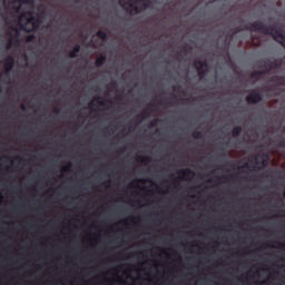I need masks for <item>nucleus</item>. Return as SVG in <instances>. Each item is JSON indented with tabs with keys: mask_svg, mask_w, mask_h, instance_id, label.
I'll return each mask as SVG.
<instances>
[{
	"mask_svg": "<svg viewBox=\"0 0 285 285\" xmlns=\"http://www.w3.org/2000/svg\"><path fill=\"white\" fill-rule=\"evenodd\" d=\"M76 52H79V47H76Z\"/></svg>",
	"mask_w": 285,
	"mask_h": 285,
	"instance_id": "nucleus-7",
	"label": "nucleus"
},
{
	"mask_svg": "<svg viewBox=\"0 0 285 285\" xmlns=\"http://www.w3.org/2000/svg\"><path fill=\"white\" fill-rule=\"evenodd\" d=\"M97 66H101V63H104V58H99L97 61H96Z\"/></svg>",
	"mask_w": 285,
	"mask_h": 285,
	"instance_id": "nucleus-5",
	"label": "nucleus"
},
{
	"mask_svg": "<svg viewBox=\"0 0 285 285\" xmlns=\"http://www.w3.org/2000/svg\"><path fill=\"white\" fill-rule=\"evenodd\" d=\"M26 27L24 30H27L28 32H30L31 30H36L37 29V26H35V19L32 18H26Z\"/></svg>",
	"mask_w": 285,
	"mask_h": 285,
	"instance_id": "nucleus-2",
	"label": "nucleus"
},
{
	"mask_svg": "<svg viewBox=\"0 0 285 285\" xmlns=\"http://www.w3.org/2000/svg\"><path fill=\"white\" fill-rule=\"evenodd\" d=\"M71 57H75V53H71Z\"/></svg>",
	"mask_w": 285,
	"mask_h": 285,
	"instance_id": "nucleus-8",
	"label": "nucleus"
},
{
	"mask_svg": "<svg viewBox=\"0 0 285 285\" xmlns=\"http://www.w3.org/2000/svg\"><path fill=\"white\" fill-rule=\"evenodd\" d=\"M98 37H100V39H105L106 33H104V32L99 31V32H98Z\"/></svg>",
	"mask_w": 285,
	"mask_h": 285,
	"instance_id": "nucleus-6",
	"label": "nucleus"
},
{
	"mask_svg": "<svg viewBox=\"0 0 285 285\" xmlns=\"http://www.w3.org/2000/svg\"><path fill=\"white\" fill-rule=\"evenodd\" d=\"M259 99H262V96H259L258 94H252L247 97V101L249 104H257V101H259Z\"/></svg>",
	"mask_w": 285,
	"mask_h": 285,
	"instance_id": "nucleus-3",
	"label": "nucleus"
},
{
	"mask_svg": "<svg viewBox=\"0 0 285 285\" xmlns=\"http://www.w3.org/2000/svg\"><path fill=\"white\" fill-rule=\"evenodd\" d=\"M24 20H26V16H21L20 19H19V21H20L22 28H23V21H24Z\"/></svg>",
	"mask_w": 285,
	"mask_h": 285,
	"instance_id": "nucleus-4",
	"label": "nucleus"
},
{
	"mask_svg": "<svg viewBox=\"0 0 285 285\" xmlns=\"http://www.w3.org/2000/svg\"><path fill=\"white\" fill-rule=\"evenodd\" d=\"M120 3L129 12H141L144 0H120Z\"/></svg>",
	"mask_w": 285,
	"mask_h": 285,
	"instance_id": "nucleus-1",
	"label": "nucleus"
}]
</instances>
